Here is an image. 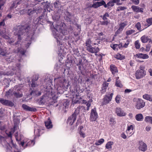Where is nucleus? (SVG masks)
Returning a JSON list of instances; mask_svg holds the SVG:
<instances>
[{"instance_id":"f257e3e1","label":"nucleus","mask_w":152,"mask_h":152,"mask_svg":"<svg viewBox=\"0 0 152 152\" xmlns=\"http://www.w3.org/2000/svg\"><path fill=\"white\" fill-rule=\"evenodd\" d=\"M53 33L54 37L56 39L57 41L58 42L59 41L58 38L60 39L59 33L62 34L63 35H65L67 34L68 32L66 30L63 29L62 28H60L59 26L56 28H54L53 30Z\"/></svg>"},{"instance_id":"f03ea898","label":"nucleus","mask_w":152,"mask_h":152,"mask_svg":"<svg viewBox=\"0 0 152 152\" xmlns=\"http://www.w3.org/2000/svg\"><path fill=\"white\" fill-rule=\"evenodd\" d=\"M81 107H77L74 113L70 116H69L67 121V123L70 125H72L73 123L75 121L76 119L77 115L79 113L80 109Z\"/></svg>"},{"instance_id":"7ed1b4c3","label":"nucleus","mask_w":152,"mask_h":152,"mask_svg":"<svg viewBox=\"0 0 152 152\" xmlns=\"http://www.w3.org/2000/svg\"><path fill=\"white\" fill-rule=\"evenodd\" d=\"M19 87L15 86L13 89H10L6 92L5 96L7 97H10L14 95V96L17 97L19 96Z\"/></svg>"},{"instance_id":"20e7f679","label":"nucleus","mask_w":152,"mask_h":152,"mask_svg":"<svg viewBox=\"0 0 152 152\" xmlns=\"http://www.w3.org/2000/svg\"><path fill=\"white\" fill-rule=\"evenodd\" d=\"M98 117L97 113L96 111V108L92 109L90 115V120L91 121H95Z\"/></svg>"},{"instance_id":"39448f33","label":"nucleus","mask_w":152,"mask_h":152,"mask_svg":"<svg viewBox=\"0 0 152 152\" xmlns=\"http://www.w3.org/2000/svg\"><path fill=\"white\" fill-rule=\"evenodd\" d=\"M145 104L142 100L138 99H136L135 107L137 109H140L144 107Z\"/></svg>"},{"instance_id":"423d86ee","label":"nucleus","mask_w":152,"mask_h":152,"mask_svg":"<svg viewBox=\"0 0 152 152\" xmlns=\"http://www.w3.org/2000/svg\"><path fill=\"white\" fill-rule=\"evenodd\" d=\"M29 26L28 25H25L24 26H21L20 27V34H27L30 29Z\"/></svg>"},{"instance_id":"0eeeda50","label":"nucleus","mask_w":152,"mask_h":152,"mask_svg":"<svg viewBox=\"0 0 152 152\" xmlns=\"http://www.w3.org/2000/svg\"><path fill=\"white\" fill-rule=\"evenodd\" d=\"M28 139L27 138H25L23 141H21L20 142V144L24 148H25L28 145H30V143H32L33 142V145H34V142L33 140H29V141L27 142V141L28 140Z\"/></svg>"},{"instance_id":"6e6552de","label":"nucleus","mask_w":152,"mask_h":152,"mask_svg":"<svg viewBox=\"0 0 152 152\" xmlns=\"http://www.w3.org/2000/svg\"><path fill=\"white\" fill-rule=\"evenodd\" d=\"M147 145L142 141H140L138 142V148L139 150L142 151H145L147 150Z\"/></svg>"},{"instance_id":"1a4fd4ad","label":"nucleus","mask_w":152,"mask_h":152,"mask_svg":"<svg viewBox=\"0 0 152 152\" xmlns=\"http://www.w3.org/2000/svg\"><path fill=\"white\" fill-rule=\"evenodd\" d=\"M86 49L88 52L91 53H96L99 50V49L98 47H93L91 45L86 47Z\"/></svg>"},{"instance_id":"9d476101","label":"nucleus","mask_w":152,"mask_h":152,"mask_svg":"<svg viewBox=\"0 0 152 152\" xmlns=\"http://www.w3.org/2000/svg\"><path fill=\"white\" fill-rule=\"evenodd\" d=\"M0 102L3 105L6 106L12 107L14 105L13 103L11 101L3 98H0Z\"/></svg>"},{"instance_id":"9b49d317","label":"nucleus","mask_w":152,"mask_h":152,"mask_svg":"<svg viewBox=\"0 0 152 152\" xmlns=\"http://www.w3.org/2000/svg\"><path fill=\"white\" fill-rule=\"evenodd\" d=\"M49 97L46 95H45L42 96L38 102V103L39 104L42 105L48 102L49 101Z\"/></svg>"},{"instance_id":"f8f14e48","label":"nucleus","mask_w":152,"mask_h":152,"mask_svg":"<svg viewBox=\"0 0 152 152\" xmlns=\"http://www.w3.org/2000/svg\"><path fill=\"white\" fill-rule=\"evenodd\" d=\"M145 75V71H142L137 70L136 71L135 73L136 78L137 79H139L143 77Z\"/></svg>"},{"instance_id":"ddd939ff","label":"nucleus","mask_w":152,"mask_h":152,"mask_svg":"<svg viewBox=\"0 0 152 152\" xmlns=\"http://www.w3.org/2000/svg\"><path fill=\"white\" fill-rule=\"evenodd\" d=\"M14 122H15V125L13 129H12L11 131L8 132L7 131H5V133L7 134V135L8 136L10 137H12V134L15 132V130H16L17 126L16 124V120L15 118H15L14 120Z\"/></svg>"},{"instance_id":"4468645a","label":"nucleus","mask_w":152,"mask_h":152,"mask_svg":"<svg viewBox=\"0 0 152 152\" xmlns=\"http://www.w3.org/2000/svg\"><path fill=\"white\" fill-rule=\"evenodd\" d=\"M113 93L110 94L109 95H105L104 98V103L105 104H107L109 103L111 101Z\"/></svg>"},{"instance_id":"2eb2a0df","label":"nucleus","mask_w":152,"mask_h":152,"mask_svg":"<svg viewBox=\"0 0 152 152\" xmlns=\"http://www.w3.org/2000/svg\"><path fill=\"white\" fill-rule=\"evenodd\" d=\"M115 112L117 115L119 116H125L126 115V113L124 110L119 107H117L115 109Z\"/></svg>"},{"instance_id":"dca6fc26","label":"nucleus","mask_w":152,"mask_h":152,"mask_svg":"<svg viewBox=\"0 0 152 152\" xmlns=\"http://www.w3.org/2000/svg\"><path fill=\"white\" fill-rule=\"evenodd\" d=\"M82 60L83 61L82 62V60L81 58H79L78 60L77 61V62L76 63L77 66H78L80 65H81L82 67H84V63H87V60H86L85 57H83L82 58Z\"/></svg>"},{"instance_id":"f3484780","label":"nucleus","mask_w":152,"mask_h":152,"mask_svg":"<svg viewBox=\"0 0 152 152\" xmlns=\"http://www.w3.org/2000/svg\"><path fill=\"white\" fill-rule=\"evenodd\" d=\"M22 107L24 110L27 111L35 112L37 110L35 108L31 107L25 104H23Z\"/></svg>"},{"instance_id":"a211bd4d","label":"nucleus","mask_w":152,"mask_h":152,"mask_svg":"<svg viewBox=\"0 0 152 152\" xmlns=\"http://www.w3.org/2000/svg\"><path fill=\"white\" fill-rule=\"evenodd\" d=\"M131 8L134 12H143V9L140 8L138 6L133 5L131 7Z\"/></svg>"},{"instance_id":"6ab92c4d","label":"nucleus","mask_w":152,"mask_h":152,"mask_svg":"<svg viewBox=\"0 0 152 152\" xmlns=\"http://www.w3.org/2000/svg\"><path fill=\"white\" fill-rule=\"evenodd\" d=\"M45 126L47 129L52 128V125L51 120L49 118H48L46 121H45Z\"/></svg>"},{"instance_id":"aec40b11","label":"nucleus","mask_w":152,"mask_h":152,"mask_svg":"<svg viewBox=\"0 0 152 152\" xmlns=\"http://www.w3.org/2000/svg\"><path fill=\"white\" fill-rule=\"evenodd\" d=\"M135 56L137 58H141L143 59H147L149 57V56L147 55L142 53L137 54Z\"/></svg>"},{"instance_id":"412c9836","label":"nucleus","mask_w":152,"mask_h":152,"mask_svg":"<svg viewBox=\"0 0 152 152\" xmlns=\"http://www.w3.org/2000/svg\"><path fill=\"white\" fill-rule=\"evenodd\" d=\"M140 39L141 41L143 43H146L148 41H149L150 42L151 41V39L148 38V37L145 35H144L141 37Z\"/></svg>"},{"instance_id":"4be33fe9","label":"nucleus","mask_w":152,"mask_h":152,"mask_svg":"<svg viewBox=\"0 0 152 152\" xmlns=\"http://www.w3.org/2000/svg\"><path fill=\"white\" fill-rule=\"evenodd\" d=\"M110 70L112 72V74L113 75H114V74L118 72V70L117 69V67L115 66L111 65L110 66Z\"/></svg>"},{"instance_id":"5701e85b","label":"nucleus","mask_w":152,"mask_h":152,"mask_svg":"<svg viewBox=\"0 0 152 152\" xmlns=\"http://www.w3.org/2000/svg\"><path fill=\"white\" fill-rule=\"evenodd\" d=\"M103 21H101L100 23L102 25H107L109 23V22L108 21L107 18V17H105L103 16L102 17Z\"/></svg>"},{"instance_id":"b1692460","label":"nucleus","mask_w":152,"mask_h":152,"mask_svg":"<svg viewBox=\"0 0 152 152\" xmlns=\"http://www.w3.org/2000/svg\"><path fill=\"white\" fill-rule=\"evenodd\" d=\"M92 102V100L90 99L88 101H86L83 100V103L86 104L87 106V110H89V107L91 105V103Z\"/></svg>"},{"instance_id":"393cba45","label":"nucleus","mask_w":152,"mask_h":152,"mask_svg":"<svg viewBox=\"0 0 152 152\" xmlns=\"http://www.w3.org/2000/svg\"><path fill=\"white\" fill-rule=\"evenodd\" d=\"M34 133L35 135L37 136H40V132L41 130L38 126L35 127L34 129Z\"/></svg>"},{"instance_id":"a878e982","label":"nucleus","mask_w":152,"mask_h":152,"mask_svg":"<svg viewBox=\"0 0 152 152\" xmlns=\"http://www.w3.org/2000/svg\"><path fill=\"white\" fill-rule=\"evenodd\" d=\"M66 16L65 18V19L67 22H70L72 18V15L71 14L67 11L66 12Z\"/></svg>"},{"instance_id":"bb28decb","label":"nucleus","mask_w":152,"mask_h":152,"mask_svg":"<svg viewBox=\"0 0 152 152\" xmlns=\"http://www.w3.org/2000/svg\"><path fill=\"white\" fill-rule=\"evenodd\" d=\"M143 115L142 114L139 113L137 114L135 117L136 120L137 121H142L143 119Z\"/></svg>"},{"instance_id":"cd10ccee","label":"nucleus","mask_w":152,"mask_h":152,"mask_svg":"<svg viewBox=\"0 0 152 152\" xmlns=\"http://www.w3.org/2000/svg\"><path fill=\"white\" fill-rule=\"evenodd\" d=\"M114 143L112 141H109L107 142L106 144L105 147L108 149H111L112 148V146L113 144Z\"/></svg>"},{"instance_id":"c85d7f7f","label":"nucleus","mask_w":152,"mask_h":152,"mask_svg":"<svg viewBox=\"0 0 152 152\" xmlns=\"http://www.w3.org/2000/svg\"><path fill=\"white\" fill-rule=\"evenodd\" d=\"M108 85L109 83L107 82H105L103 84L102 87V91L103 92H104L106 91V89L108 86Z\"/></svg>"},{"instance_id":"c756f323","label":"nucleus","mask_w":152,"mask_h":152,"mask_svg":"<svg viewBox=\"0 0 152 152\" xmlns=\"http://www.w3.org/2000/svg\"><path fill=\"white\" fill-rule=\"evenodd\" d=\"M118 77H117L115 85L117 87L121 88L122 87L123 85L121 83V82L118 80Z\"/></svg>"},{"instance_id":"7c9ffc66","label":"nucleus","mask_w":152,"mask_h":152,"mask_svg":"<svg viewBox=\"0 0 152 152\" xmlns=\"http://www.w3.org/2000/svg\"><path fill=\"white\" fill-rule=\"evenodd\" d=\"M14 32L15 35H17L18 38H19V27L18 26L16 27H15L14 29Z\"/></svg>"},{"instance_id":"2f4dec72","label":"nucleus","mask_w":152,"mask_h":152,"mask_svg":"<svg viewBox=\"0 0 152 152\" xmlns=\"http://www.w3.org/2000/svg\"><path fill=\"white\" fill-rule=\"evenodd\" d=\"M143 97L144 99L149 100L150 101H152V97L148 94H145L143 95Z\"/></svg>"},{"instance_id":"473e14b6","label":"nucleus","mask_w":152,"mask_h":152,"mask_svg":"<svg viewBox=\"0 0 152 152\" xmlns=\"http://www.w3.org/2000/svg\"><path fill=\"white\" fill-rule=\"evenodd\" d=\"M115 4L113 3L112 0L109 1L107 4H106L107 5V8L108 9H110L111 7H113L114 5Z\"/></svg>"},{"instance_id":"72a5a7b5","label":"nucleus","mask_w":152,"mask_h":152,"mask_svg":"<svg viewBox=\"0 0 152 152\" xmlns=\"http://www.w3.org/2000/svg\"><path fill=\"white\" fill-rule=\"evenodd\" d=\"M99 6V7L103 6L105 8H107L106 4L104 0H102L100 1L97 2Z\"/></svg>"},{"instance_id":"f704fd0d","label":"nucleus","mask_w":152,"mask_h":152,"mask_svg":"<svg viewBox=\"0 0 152 152\" xmlns=\"http://www.w3.org/2000/svg\"><path fill=\"white\" fill-rule=\"evenodd\" d=\"M145 121L146 122H148L152 124V117L147 116L145 117Z\"/></svg>"},{"instance_id":"c9c22d12","label":"nucleus","mask_w":152,"mask_h":152,"mask_svg":"<svg viewBox=\"0 0 152 152\" xmlns=\"http://www.w3.org/2000/svg\"><path fill=\"white\" fill-rule=\"evenodd\" d=\"M104 142V140L102 138L97 141L95 143V144L96 145H101Z\"/></svg>"},{"instance_id":"e433bc0d","label":"nucleus","mask_w":152,"mask_h":152,"mask_svg":"<svg viewBox=\"0 0 152 152\" xmlns=\"http://www.w3.org/2000/svg\"><path fill=\"white\" fill-rule=\"evenodd\" d=\"M134 129V127L133 125H131L130 126H128L127 127V129L126 131V132L127 134H130V133L129 132L131 131V130L133 131Z\"/></svg>"},{"instance_id":"4c0bfd02","label":"nucleus","mask_w":152,"mask_h":152,"mask_svg":"<svg viewBox=\"0 0 152 152\" xmlns=\"http://www.w3.org/2000/svg\"><path fill=\"white\" fill-rule=\"evenodd\" d=\"M61 3L58 0H56L54 3V5L55 8H59L61 6Z\"/></svg>"},{"instance_id":"58836bf2","label":"nucleus","mask_w":152,"mask_h":152,"mask_svg":"<svg viewBox=\"0 0 152 152\" xmlns=\"http://www.w3.org/2000/svg\"><path fill=\"white\" fill-rule=\"evenodd\" d=\"M85 44L86 47H88V46H91V39H87L86 41Z\"/></svg>"},{"instance_id":"ea45409f","label":"nucleus","mask_w":152,"mask_h":152,"mask_svg":"<svg viewBox=\"0 0 152 152\" xmlns=\"http://www.w3.org/2000/svg\"><path fill=\"white\" fill-rule=\"evenodd\" d=\"M127 25V24L125 22L121 23L119 25V28L123 30L124 27Z\"/></svg>"},{"instance_id":"a19ab883","label":"nucleus","mask_w":152,"mask_h":152,"mask_svg":"<svg viewBox=\"0 0 152 152\" xmlns=\"http://www.w3.org/2000/svg\"><path fill=\"white\" fill-rule=\"evenodd\" d=\"M135 46L136 48L137 49H139L140 47V44L139 43V40L136 41L134 43Z\"/></svg>"},{"instance_id":"79ce46f5","label":"nucleus","mask_w":152,"mask_h":152,"mask_svg":"<svg viewBox=\"0 0 152 152\" xmlns=\"http://www.w3.org/2000/svg\"><path fill=\"white\" fill-rule=\"evenodd\" d=\"M5 128V126L3 123L0 122V129L1 130H4Z\"/></svg>"},{"instance_id":"37998d69","label":"nucleus","mask_w":152,"mask_h":152,"mask_svg":"<svg viewBox=\"0 0 152 152\" xmlns=\"http://www.w3.org/2000/svg\"><path fill=\"white\" fill-rule=\"evenodd\" d=\"M135 32V31L134 30H128L126 31V34L127 35H130L133 33Z\"/></svg>"},{"instance_id":"c03bdc74","label":"nucleus","mask_w":152,"mask_h":152,"mask_svg":"<svg viewBox=\"0 0 152 152\" xmlns=\"http://www.w3.org/2000/svg\"><path fill=\"white\" fill-rule=\"evenodd\" d=\"M26 52V50L25 49H23L22 48H21L20 49V53H21L22 54V56H25V53Z\"/></svg>"},{"instance_id":"a18cd8bd","label":"nucleus","mask_w":152,"mask_h":152,"mask_svg":"<svg viewBox=\"0 0 152 152\" xmlns=\"http://www.w3.org/2000/svg\"><path fill=\"white\" fill-rule=\"evenodd\" d=\"M135 27L138 29V30H141V24L140 23L138 22L135 26Z\"/></svg>"},{"instance_id":"49530a36","label":"nucleus","mask_w":152,"mask_h":152,"mask_svg":"<svg viewBox=\"0 0 152 152\" xmlns=\"http://www.w3.org/2000/svg\"><path fill=\"white\" fill-rule=\"evenodd\" d=\"M91 7L94 8H96L98 7H99V6L98 5V2H96L94 3L91 6Z\"/></svg>"},{"instance_id":"de8ad7c7","label":"nucleus","mask_w":152,"mask_h":152,"mask_svg":"<svg viewBox=\"0 0 152 152\" xmlns=\"http://www.w3.org/2000/svg\"><path fill=\"white\" fill-rule=\"evenodd\" d=\"M126 9V7H118V9L117 10V11H119L121 10H123Z\"/></svg>"},{"instance_id":"09e8293b","label":"nucleus","mask_w":152,"mask_h":152,"mask_svg":"<svg viewBox=\"0 0 152 152\" xmlns=\"http://www.w3.org/2000/svg\"><path fill=\"white\" fill-rule=\"evenodd\" d=\"M37 91H32L30 93V95L32 96H36Z\"/></svg>"},{"instance_id":"8fccbe9b","label":"nucleus","mask_w":152,"mask_h":152,"mask_svg":"<svg viewBox=\"0 0 152 152\" xmlns=\"http://www.w3.org/2000/svg\"><path fill=\"white\" fill-rule=\"evenodd\" d=\"M110 121L111 122L110 124L113 125L115 124L116 123V122L115 120V119L113 118H111L110 119Z\"/></svg>"},{"instance_id":"3c124183","label":"nucleus","mask_w":152,"mask_h":152,"mask_svg":"<svg viewBox=\"0 0 152 152\" xmlns=\"http://www.w3.org/2000/svg\"><path fill=\"white\" fill-rule=\"evenodd\" d=\"M35 12V11L31 10H29L28 11V14L29 15H31L32 14L34 13Z\"/></svg>"},{"instance_id":"603ef678","label":"nucleus","mask_w":152,"mask_h":152,"mask_svg":"<svg viewBox=\"0 0 152 152\" xmlns=\"http://www.w3.org/2000/svg\"><path fill=\"white\" fill-rule=\"evenodd\" d=\"M120 96L117 95L116 96L115 98V101L117 103H120Z\"/></svg>"},{"instance_id":"864d4df0","label":"nucleus","mask_w":152,"mask_h":152,"mask_svg":"<svg viewBox=\"0 0 152 152\" xmlns=\"http://www.w3.org/2000/svg\"><path fill=\"white\" fill-rule=\"evenodd\" d=\"M5 25V22L4 20H3L2 21L0 22V32H2L1 31V28L2 27H3Z\"/></svg>"},{"instance_id":"5fc2aeb1","label":"nucleus","mask_w":152,"mask_h":152,"mask_svg":"<svg viewBox=\"0 0 152 152\" xmlns=\"http://www.w3.org/2000/svg\"><path fill=\"white\" fill-rule=\"evenodd\" d=\"M146 22L150 25L152 24V18H150L147 19Z\"/></svg>"},{"instance_id":"6e6d98bb","label":"nucleus","mask_w":152,"mask_h":152,"mask_svg":"<svg viewBox=\"0 0 152 152\" xmlns=\"http://www.w3.org/2000/svg\"><path fill=\"white\" fill-rule=\"evenodd\" d=\"M132 1L134 4L136 5L138 4L139 3V0H130Z\"/></svg>"},{"instance_id":"4d7b16f0","label":"nucleus","mask_w":152,"mask_h":152,"mask_svg":"<svg viewBox=\"0 0 152 152\" xmlns=\"http://www.w3.org/2000/svg\"><path fill=\"white\" fill-rule=\"evenodd\" d=\"M37 86V84L33 80H32V83L31 84V86L32 87H35L36 86Z\"/></svg>"},{"instance_id":"13d9d810","label":"nucleus","mask_w":152,"mask_h":152,"mask_svg":"<svg viewBox=\"0 0 152 152\" xmlns=\"http://www.w3.org/2000/svg\"><path fill=\"white\" fill-rule=\"evenodd\" d=\"M122 31V30L119 28L115 32V34H119Z\"/></svg>"},{"instance_id":"bf43d9fd","label":"nucleus","mask_w":152,"mask_h":152,"mask_svg":"<svg viewBox=\"0 0 152 152\" xmlns=\"http://www.w3.org/2000/svg\"><path fill=\"white\" fill-rule=\"evenodd\" d=\"M119 47V45L117 44H114L113 45V46L112 47V48L115 50L116 48L117 49V48Z\"/></svg>"},{"instance_id":"052dcab7","label":"nucleus","mask_w":152,"mask_h":152,"mask_svg":"<svg viewBox=\"0 0 152 152\" xmlns=\"http://www.w3.org/2000/svg\"><path fill=\"white\" fill-rule=\"evenodd\" d=\"M145 67L144 66H140L139 67V70H138L140 71H145L144 70Z\"/></svg>"},{"instance_id":"680f3d73","label":"nucleus","mask_w":152,"mask_h":152,"mask_svg":"<svg viewBox=\"0 0 152 152\" xmlns=\"http://www.w3.org/2000/svg\"><path fill=\"white\" fill-rule=\"evenodd\" d=\"M129 41L128 40H127L126 41V42L125 43L124 45L123 46V47L124 48H126L128 45L129 44Z\"/></svg>"},{"instance_id":"e2e57ef3","label":"nucleus","mask_w":152,"mask_h":152,"mask_svg":"<svg viewBox=\"0 0 152 152\" xmlns=\"http://www.w3.org/2000/svg\"><path fill=\"white\" fill-rule=\"evenodd\" d=\"M80 135L83 138H84L85 137V134L83 133L81 130H80Z\"/></svg>"},{"instance_id":"0e129e2a","label":"nucleus","mask_w":152,"mask_h":152,"mask_svg":"<svg viewBox=\"0 0 152 152\" xmlns=\"http://www.w3.org/2000/svg\"><path fill=\"white\" fill-rule=\"evenodd\" d=\"M15 138L16 139V140L18 141H19V137L18 136V132L16 133V134H15Z\"/></svg>"},{"instance_id":"69168bd1","label":"nucleus","mask_w":152,"mask_h":152,"mask_svg":"<svg viewBox=\"0 0 152 152\" xmlns=\"http://www.w3.org/2000/svg\"><path fill=\"white\" fill-rule=\"evenodd\" d=\"M116 58L118 59L121 60L122 59V58L121 57V55L120 54L116 55Z\"/></svg>"},{"instance_id":"338daca9","label":"nucleus","mask_w":152,"mask_h":152,"mask_svg":"<svg viewBox=\"0 0 152 152\" xmlns=\"http://www.w3.org/2000/svg\"><path fill=\"white\" fill-rule=\"evenodd\" d=\"M132 91V90L131 89H126L125 90V93H129Z\"/></svg>"},{"instance_id":"774afa93","label":"nucleus","mask_w":152,"mask_h":152,"mask_svg":"<svg viewBox=\"0 0 152 152\" xmlns=\"http://www.w3.org/2000/svg\"><path fill=\"white\" fill-rule=\"evenodd\" d=\"M44 17V15H41L39 17H38L37 19L38 20V21L39 20L42 19V17Z\"/></svg>"}]
</instances>
